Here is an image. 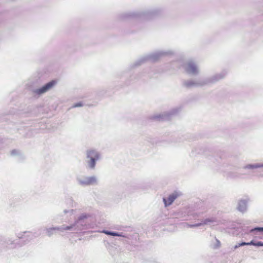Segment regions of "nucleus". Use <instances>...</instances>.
Returning a JSON list of instances; mask_svg holds the SVG:
<instances>
[{
    "mask_svg": "<svg viewBox=\"0 0 263 263\" xmlns=\"http://www.w3.org/2000/svg\"><path fill=\"white\" fill-rule=\"evenodd\" d=\"M87 157L89 160L87 163L91 168H93L96 165V161L100 159L99 154L93 149H90L87 152Z\"/></svg>",
    "mask_w": 263,
    "mask_h": 263,
    "instance_id": "nucleus-1",
    "label": "nucleus"
},
{
    "mask_svg": "<svg viewBox=\"0 0 263 263\" xmlns=\"http://www.w3.org/2000/svg\"><path fill=\"white\" fill-rule=\"evenodd\" d=\"M56 81L52 80L46 84L45 85L43 86L42 88L36 89L35 92L38 95L43 93L52 88L56 84Z\"/></svg>",
    "mask_w": 263,
    "mask_h": 263,
    "instance_id": "nucleus-2",
    "label": "nucleus"
},
{
    "mask_svg": "<svg viewBox=\"0 0 263 263\" xmlns=\"http://www.w3.org/2000/svg\"><path fill=\"white\" fill-rule=\"evenodd\" d=\"M186 71L189 73L196 74L197 73V69L194 64L190 63L186 67Z\"/></svg>",
    "mask_w": 263,
    "mask_h": 263,
    "instance_id": "nucleus-3",
    "label": "nucleus"
},
{
    "mask_svg": "<svg viewBox=\"0 0 263 263\" xmlns=\"http://www.w3.org/2000/svg\"><path fill=\"white\" fill-rule=\"evenodd\" d=\"M177 195L176 194H172L168 196L167 199L163 198V201L164 202L165 205L167 206L171 204L177 198Z\"/></svg>",
    "mask_w": 263,
    "mask_h": 263,
    "instance_id": "nucleus-4",
    "label": "nucleus"
},
{
    "mask_svg": "<svg viewBox=\"0 0 263 263\" xmlns=\"http://www.w3.org/2000/svg\"><path fill=\"white\" fill-rule=\"evenodd\" d=\"M96 182V179L94 177H87L84 181L81 182V183L84 185H90L95 183Z\"/></svg>",
    "mask_w": 263,
    "mask_h": 263,
    "instance_id": "nucleus-5",
    "label": "nucleus"
},
{
    "mask_svg": "<svg viewBox=\"0 0 263 263\" xmlns=\"http://www.w3.org/2000/svg\"><path fill=\"white\" fill-rule=\"evenodd\" d=\"M103 232L107 235H111V236H121V235L119 234L118 233H116V232H109V231H104Z\"/></svg>",
    "mask_w": 263,
    "mask_h": 263,
    "instance_id": "nucleus-6",
    "label": "nucleus"
},
{
    "mask_svg": "<svg viewBox=\"0 0 263 263\" xmlns=\"http://www.w3.org/2000/svg\"><path fill=\"white\" fill-rule=\"evenodd\" d=\"M212 221H213V220L207 219H205L202 223H199L194 225L193 226L194 227H198V226H200L202 224H206L209 222H212Z\"/></svg>",
    "mask_w": 263,
    "mask_h": 263,
    "instance_id": "nucleus-7",
    "label": "nucleus"
},
{
    "mask_svg": "<svg viewBox=\"0 0 263 263\" xmlns=\"http://www.w3.org/2000/svg\"><path fill=\"white\" fill-rule=\"evenodd\" d=\"M253 243V241H251L250 242H242V243H238V245H236L235 247H234V248L235 249H236L240 246H248V245H251V244Z\"/></svg>",
    "mask_w": 263,
    "mask_h": 263,
    "instance_id": "nucleus-8",
    "label": "nucleus"
},
{
    "mask_svg": "<svg viewBox=\"0 0 263 263\" xmlns=\"http://www.w3.org/2000/svg\"><path fill=\"white\" fill-rule=\"evenodd\" d=\"M263 167V165H259V164H256V165H249L247 166V168H257V167Z\"/></svg>",
    "mask_w": 263,
    "mask_h": 263,
    "instance_id": "nucleus-9",
    "label": "nucleus"
},
{
    "mask_svg": "<svg viewBox=\"0 0 263 263\" xmlns=\"http://www.w3.org/2000/svg\"><path fill=\"white\" fill-rule=\"evenodd\" d=\"M251 245L256 246H263V243L261 242H258L257 243H256L253 242V243H252Z\"/></svg>",
    "mask_w": 263,
    "mask_h": 263,
    "instance_id": "nucleus-10",
    "label": "nucleus"
},
{
    "mask_svg": "<svg viewBox=\"0 0 263 263\" xmlns=\"http://www.w3.org/2000/svg\"><path fill=\"white\" fill-rule=\"evenodd\" d=\"M83 106V104L82 103L80 102V103H76L75 104H74L73 106H72V107H81V106Z\"/></svg>",
    "mask_w": 263,
    "mask_h": 263,
    "instance_id": "nucleus-11",
    "label": "nucleus"
},
{
    "mask_svg": "<svg viewBox=\"0 0 263 263\" xmlns=\"http://www.w3.org/2000/svg\"><path fill=\"white\" fill-rule=\"evenodd\" d=\"M254 230L258 231H263V228H255Z\"/></svg>",
    "mask_w": 263,
    "mask_h": 263,
    "instance_id": "nucleus-12",
    "label": "nucleus"
},
{
    "mask_svg": "<svg viewBox=\"0 0 263 263\" xmlns=\"http://www.w3.org/2000/svg\"><path fill=\"white\" fill-rule=\"evenodd\" d=\"M71 228H72V226L66 227L65 228H63V229L64 230H70Z\"/></svg>",
    "mask_w": 263,
    "mask_h": 263,
    "instance_id": "nucleus-13",
    "label": "nucleus"
}]
</instances>
